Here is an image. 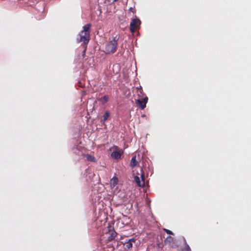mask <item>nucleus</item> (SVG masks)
Returning <instances> with one entry per match:
<instances>
[{
    "label": "nucleus",
    "instance_id": "nucleus-13",
    "mask_svg": "<svg viewBox=\"0 0 251 251\" xmlns=\"http://www.w3.org/2000/svg\"><path fill=\"white\" fill-rule=\"evenodd\" d=\"M185 246L182 249V251H191V248L186 242V239L183 238Z\"/></svg>",
    "mask_w": 251,
    "mask_h": 251
},
{
    "label": "nucleus",
    "instance_id": "nucleus-9",
    "mask_svg": "<svg viewBox=\"0 0 251 251\" xmlns=\"http://www.w3.org/2000/svg\"><path fill=\"white\" fill-rule=\"evenodd\" d=\"M138 164V162L136 160V156L134 155L131 158L130 165L132 168L135 167Z\"/></svg>",
    "mask_w": 251,
    "mask_h": 251
},
{
    "label": "nucleus",
    "instance_id": "nucleus-7",
    "mask_svg": "<svg viewBox=\"0 0 251 251\" xmlns=\"http://www.w3.org/2000/svg\"><path fill=\"white\" fill-rule=\"evenodd\" d=\"M141 177L142 178V181H140V178L138 176H134V180L138 186L144 187L145 186V177L144 174H142Z\"/></svg>",
    "mask_w": 251,
    "mask_h": 251
},
{
    "label": "nucleus",
    "instance_id": "nucleus-1",
    "mask_svg": "<svg viewBox=\"0 0 251 251\" xmlns=\"http://www.w3.org/2000/svg\"><path fill=\"white\" fill-rule=\"evenodd\" d=\"M91 26L90 24L85 25L83 27V30H82L79 34V38L77 39L78 42H83L82 45L85 46L89 42L90 36V29Z\"/></svg>",
    "mask_w": 251,
    "mask_h": 251
},
{
    "label": "nucleus",
    "instance_id": "nucleus-2",
    "mask_svg": "<svg viewBox=\"0 0 251 251\" xmlns=\"http://www.w3.org/2000/svg\"><path fill=\"white\" fill-rule=\"evenodd\" d=\"M116 37H113L112 39H109V41L105 45V52L106 54H113L115 53L117 49L118 46V39H116Z\"/></svg>",
    "mask_w": 251,
    "mask_h": 251
},
{
    "label": "nucleus",
    "instance_id": "nucleus-6",
    "mask_svg": "<svg viewBox=\"0 0 251 251\" xmlns=\"http://www.w3.org/2000/svg\"><path fill=\"white\" fill-rule=\"evenodd\" d=\"M148 97L145 96V97L142 99H138L136 100V103L138 104L139 108L143 110L146 107V104L148 102Z\"/></svg>",
    "mask_w": 251,
    "mask_h": 251
},
{
    "label": "nucleus",
    "instance_id": "nucleus-14",
    "mask_svg": "<svg viewBox=\"0 0 251 251\" xmlns=\"http://www.w3.org/2000/svg\"><path fill=\"white\" fill-rule=\"evenodd\" d=\"M86 158L87 160L92 162H95L96 161L95 158L93 156L90 154L86 155Z\"/></svg>",
    "mask_w": 251,
    "mask_h": 251
},
{
    "label": "nucleus",
    "instance_id": "nucleus-15",
    "mask_svg": "<svg viewBox=\"0 0 251 251\" xmlns=\"http://www.w3.org/2000/svg\"><path fill=\"white\" fill-rule=\"evenodd\" d=\"M137 95L138 96L139 99H142L144 97V96L145 95L143 93V89H141L140 90V91H137Z\"/></svg>",
    "mask_w": 251,
    "mask_h": 251
},
{
    "label": "nucleus",
    "instance_id": "nucleus-20",
    "mask_svg": "<svg viewBox=\"0 0 251 251\" xmlns=\"http://www.w3.org/2000/svg\"><path fill=\"white\" fill-rule=\"evenodd\" d=\"M136 89L137 91H138V92L140 91V90H141V89H143L142 87L141 86H140L139 87H137Z\"/></svg>",
    "mask_w": 251,
    "mask_h": 251
},
{
    "label": "nucleus",
    "instance_id": "nucleus-21",
    "mask_svg": "<svg viewBox=\"0 0 251 251\" xmlns=\"http://www.w3.org/2000/svg\"><path fill=\"white\" fill-rule=\"evenodd\" d=\"M113 1H116V0H114Z\"/></svg>",
    "mask_w": 251,
    "mask_h": 251
},
{
    "label": "nucleus",
    "instance_id": "nucleus-5",
    "mask_svg": "<svg viewBox=\"0 0 251 251\" xmlns=\"http://www.w3.org/2000/svg\"><path fill=\"white\" fill-rule=\"evenodd\" d=\"M136 239L134 238L129 239L127 241L123 243L124 248L125 250L128 251L133 247V243L136 242Z\"/></svg>",
    "mask_w": 251,
    "mask_h": 251
},
{
    "label": "nucleus",
    "instance_id": "nucleus-8",
    "mask_svg": "<svg viewBox=\"0 0 251 251\" xmlns=\"http://www.w3.org/2000/svg\"><path fill=\"white\" fill-rule=\"evenodd\" d=\"M115 148L117 150L116 151H114L111 153V157L114 159H119L121 158L122 152H121L119 148L117 146H115Z\"/></svg>",
    "mask_w": 251,
    "mask_h": 251
},
{
    "label": "nucleus",
    "instance_id": "nucleus-12",
    "mask_svg": "<svg viewBox=\"0 0 251 251\" xmlns=\"http://www.w3.org/2000/svg\"><path fill=\"white\" fill-rule=\"evenodd\" d=\"M110 115V112L108 111H106L103 116V118L101 120V122L104 123L109 118Z\"/></svg>",
    "mask_w": 251,
    "mask_h": 251
},
{
    "label": "nucleus",
    "instance_id": "nucleus-19",
    "mask_svg": "<svg viewBox=\"0 0 251 251\" xmlns=\"http://www.w3.org/2000/svg\"><path fill=\"white\" fill-rule=\"evenodd\" d=\"M164 230L168 234H171V235H173L174 234L173 232L172 231H171L170 230H169V229H164Z\"/></svg>",
    "mask_w": 251,
    "mask_h": 251
},
{
    "label": "nucleus",
    "instance_id": "nucleus-17",
    "mask_svg": "<svg viewBox=\"0 0 251 251\" xmlns=\"http://www.w3.org/2000/svg\"><path fill=\"white\" fill-rule=\"evenodd\" d=\"M174 241V238L172 237V236H168L166 240H165V242H167V241H168V242H173Z\"/></svg>",
    "mask_w": 251,
    "mask_h": 251
},
{
    "label": "nucleus",
    "instance_id": "nucleus-4",
    "mask_svg": "<svg viewBox=\"0 0 251 251\" xmlns=\"http://www.w3.org/2000/svg\"><path fill=\"white\" fill-rule=\"evenodd\" d=\"M141 24V22L139 19L136 18L135 19H132L130 24V30L131 32H135V31L137 29V28L139 27Z\"/></svg>",
    "mask_w": 251,
    "mask_h": 251
},
{
    "label": "nucleus",
    "instance_id": "nucleus-16",
    "mask_svg": "<svg viewBox=\"0 0 251 251\" xmlns=\"http://www.w3.org/2000/svg\"><path fill=\"white\" fill-rule=\"evenodd\" d=\"M130 12L132 13L133 15H135L136 14V10L135 6L129 8L128 14L130 13Z\"/></svg>",
    "mask_w": 251,
    "mask_h": 251
},
{
    "label": "nucleus",
    "instance_id": "nucleus-18",
    "mask_svg": "<svg viewBox=\"0 0 251 251\" xmlns=\"http://www.w3.org/2000/svg\"><path fill=\"white\" fill-rule=\"evenodd\" d=\"M83 45V48H84V49L82 52V56L84 57V56L85 55V52H86V50L87 49V45H86L85 46H84V45Z\"/></svg>",
    "mask_w": 251,
    "mask_h": 251
},
{
    "label": "nucleus",
    "instance_id": "nucleus-10",
    "mask_svg": "<svg viewBox=\"0 0 251 251\" xmlns=\"http://www.w3.org/2000/svg\"><path fill=\"white\" fill-rule=\"evenodd\" d=\"M109 100V97L107 95L104 96L103 97L99 99V101H100L102 104H105Z\"/></svg>",
    "mask_w": 251,
    "mask_h": 251
},
{
    "label": "nucleus",
    "instance_id": "nucleus-3",
    "mask_svg": "<svg viewBox=\"0 0 251 251\" xmlns=\"http://www.w3.org/2000/svg\"><path fill=\"white\" fill-rule=\"evenodd\" d=\"M108 228V230L105 232V235L107 237V241L110 242L115 238L117 233L111 226H109Z\"/></svg>",
    "mask_w": 251,
    "mask_h": 251
},
{
    "label": "nucleus",
    "instance_id": "nucleus-11",
    "mask_svg": "<svg viewBox=\"0 0 251 251\" xmlns=\"http://www.w3.org/2000/svg\"><path fill=\"white\" fill-rule=\"evenodd\" d=\"M118 183V179L116 177H113L110 180L111 185L115 187Z\"/></svg>",
    "mask_w": 251,
    "mask_h": 251
}]
</instances>
